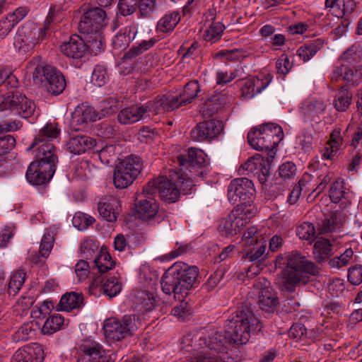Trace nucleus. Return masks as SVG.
Here are the masks:
<instances>
[{"label": "nucleus", "mask_w": 362, "mask_h": 362, "mask_svg": "<svg viewBox=\"0 0 362 362\" xmlns=\"http://www.w3.org/2000/svg\"><path fill=\"white\" fill-rule=\"evenodd\" d=\"M64 322V317L60 314L49 316L44 323L42 332L44 334H52L59 330Z\"/></svg>", "instance_id": "50"}, {"label": "nucleus", "mask_w": 362, "mask_h": 362, "mask_svg": "<svg viewBox=\"0 0 362 362\" xmlns=\"http://www.w3.org/2000/svg\"><path fill=\"white\" fill-rule=\"evenodd\" d=\"M49 36L44 26L40 27L34 22L28 21L18 28L13 45L20 53L25 54Z\"/></svg>", "instance_id": "4"}, {"label": "nucleus", "mask_w": 362, "mask_h": 362, "mask_svg": "<svg viewBox=\"0 0 362 362\" xmlns=\"http://www.w3.org/2000/svg\"><path fill=\"white\" fill-rule=\"evenodd\" d=\"M119 207V201L114 197H104L98 204L99 214L108 222L116 221Z\"/></svg>", "instance_id": "29"}, {"label": "nucleus", "mask_w": 362, "mask_h": 362, "mask_svg": "<svg viewBox=\"0 0 362 362\" xmlns=\"http://www.w3.org/2000/svg\"><path fill=\"white\" fill-rule=\"evenodd\" d=\"M332 245L329 240L321 238L317 240L313 246V253L317 262H325L332 255Z\"/></svg>", "instance_id": "44"}, {"label": "nucleus", "mask_w": 362, "mask_h": 362, "mask_svg": "<svg viewBox=\"0 0 362 362\" xmlns=\"http://www.w3.org/2000/svg\"><path fill=\"white\" fill-rule=\"evenodd\" d=\"M255 135V131L249 132L247 134V141L252 148L257 151H265L266 156L264 157H269V160L272 158V139L271 134H269V139L264 135L262 138H257Z\"/></svg>", "instance_id": "37"}, {"label": "nucleus", "mask_w": 362, "mask_h": 362, "mask_svg": "<svg viewBox=\"0 0 362 362\" xmlns=\"http://www.w3.org/2000/svg\"><path fill=\"white\" fill-rule=\"evenodd\" d=\"M198 274L197 267L175 263L163 275L160 282L163 291L168 295L173 293L175 298L180 301V305L173 308V315L184 320L190 314L191 307L185 299L197 286Z\"/></svg>", "instance_id": "2"}, {"label": "nucleus", "mask_w": 362, "mask_h": 362, "mask_svg": "<svg viewBox=\"0 0 362 362\" xmlns=\"http://www.w3.org/2000/svg\"><path fill=\"white\" fill-rule=\"evenodd\" d=\"M69 7V4L66 1L50 6L43 25L49 35L51 31L54 30L56 27L65 19L66 11Z\"/></svg>", "instance_id": "24"}, {"label": "nucleus", "mask_w": 362, "mask_h": 362, "mask_svg": "<svg viewBox=\"0 0 362 362\" xmlns=\"http://www.w3.org/2000/svg\"><path fill=\"white\" fill-rule=\"evenodd\" d=\"M55 171L47 165L32 162L28 168L25 175L27 180L32 185H41L49 181Z\"/></svg>", "instance_id": "20"}, {"label": "nucleus", "mask_w": 362, "mask_h": 362, "mask_svg": "<svg viewBox=\"0 0 362 362\" xmlns=\"http://www.w3.org/2000/svg\"><path fill=\"white\" fill-rule=\"evenodd\" d=\"M296 235L300 239L308 240L311 243L316 238L314 225L310 222H304L296 228Z\"/></svg>", "instance_id": "53"}, {"label": "nucleus", "mask_w": 362, "mask_h": 362, "mask_svg": "<svg viewBox=\"0 0 362 362\" xmlns=\"http://www.w3.org/2000/svg\"><path fill=\"white\" fill-rule=\"evenodd\" d=\"M106 24V13L101 8L95 7L83 14L78 23V30L83 34H93L100 32Z\"/></svg>", "instance_id": "12"}, {"label": "nucleus", "mask_w": 362, "mask_h": 362, "mask_svg": "<svg viewBox=\"0 0 362 362\" xmlns=\"http://www.w3.org/2000/svg\"><path fill=\"white\" fill-rule=\"evenodd\" d=\"M151 185H145L142 192L136 199V214L139 218L147 221L156 216L158 212V204L151 192Z\"/></svg>", "instance_id": "9"}, {"label": "nucleus", "mask_w": 362, "mask_h": 362, "mask_svg": "<svg viewBox=\"0 0 362 362\" xmlns=\"http://www.w3.org/2000/svg\"><path fill=\"white\" fill-rule=\"evenodd\" d=\"M100 118V116L95 111L93 107L82 104L78 105L73 112L71 126L74 130L77 131L79 130L80 128H76L75 126L94 122Z\"/></svg>", "instance_id": "26"}, {"label": "nucleus", "mask_w": 362, "mask_h": 362, "mask_svg": "<svg viewBox=\"0 0 362 362\" xmlns=\"http://www.w3.org/2000/svg\"><path fill=\"white\" fill-rule=\"evenodd\" d=\"M61 133V130L57 123H47L44 126L35 136L33 142L28 148V151L34 148L37 144H45L57 139Z\"/></svg>", "instance_id": "31"}, {"label": "nucleus", "mask_w": 362, "mask_h": 362, "mask_svg": "<svg viewBox=\"0 0 362 362\" xmlns=\"http://www.w3.org/2000/svg\"><path fill=\"white\" fill-rule=\"evenodd\" d=\"M362 59V47L359 44H354L341 54L339 59L340 64L357 65Z\"/></svg>", "instance_id": "43"}, {"label": "nucleus", "mask_w": 362, "mask_h": 362, "mask_svg": "<svg viewBox=\"0 0 362 362\" xmlns=\"http://www.w3.org/2000/svg\"><path fill=\"white\" fill-rule=\"evenodd\" d=\"M32 150L35 152V160L33 162L47 165L56 170L58 155L57 148L52 143L37 144Z\"/></svg>", "instance_id": "19"}, {"label": "nucleus", "mask_w": 362, "mask_h": 362, "mask_svg": "<svg viewBox=\"0 0 362 362\" xmlns=\"http://www.w3.org/2000/svg\"><path fill=\"white\" fill-rule=\"evenodd\" d=\"M224 29L225 27L221 23H212L205 31L204 38L206 41L214 43L221 38Z\"/></svg>", "instance_id": "54"}, {"label": "nucleus", "mask_w": 362, "mask_h": 362, "mask_svg": "<svg viewBox=\"0 0 362 362\" xmlns=\"http://www.w3.org/2000/svg\"><path fill=\"white\" fill-rule=\"evenodd\" d=\"M261 322L254 315L251 304L245 302L237 308L227 319L224 332L201 327L185 335L181 341L182 351H199L204 349L222 362H233L231 356L235 344H245L250 332L260 331Z\"/></svg>", "instance_id": "1"}, {"label": "nucleus", "mask_w": 362, "mask_h": 362, "mask_svg": "<svg viewBox=\"0 0 362 362\" xmlns=\"http://www.w3.org/2000/svg\"><path fill=\"white\" fill-rule=\"evenodd\" d=\"M95 141L83 135H77L70 138L66 146L67 149L74 154H81L95 146Z\"/></svg>", "instance_id": "32"}, {"label": "nucleus", "mask_w": 362, "mask_h": 362, "mask_svg": "<svg viewBox=\"0 0 362 362\" xmlns=\"http://www.w3.org/2000/svg\"><path fill=\"white\" fill-rule=\"evenodd\" d=\"M144 106L148 108V112L152 111L155 113H159L161 111L171 112L179 108L177 98H174L172 94L158 96L154 100L149 101Z\"/></svg>", "instance_id": "28"}, {"label": "nucleus", "mask_w": 362, "mask_h": 362, "mask_svg": "<svg viewBox=\"0 0 362 362\" xmlns=\"http://www.w3.org/2000/svg\"><path fill=\"white\" fill-rule=\"evenodd\" d=\"M345 221L344 214L341 211H331L325 215L322 223V229L325 232H330L340 228Z\"/></svg>", "instance_id": "40"}, {"label": "nucleus", "mask_w": 362, "mask_h": 362, "mask_svg": "<svg viewBox=\"0 0 362 362\" xmlns=\"http://www.w3.org/2000/svg\"><path fill=\"white\" fill-rule=\"evenodd\" d=\"M232 212L240 222V224L245 227L256 215L257 209L252 203L247 202L238 204Z\"/></svg>", "instance_id": "36"}, {"label": "nucleus", "mask_w": 362, "mask_h": 362, "mask_svg": "<svg viewBox=\"0 0 362 362\" xmlns=\"http://www.w3.org/2000/svg\"><path fill=\"white\" fill-rule=\"evenodd\" d=\"M354 251L351 247L346 248L339 255H336L328 261V264L332 269H340L349 265L352 261Z\"/></svg>", "instance_id": "48"}, {"label": "nucleus", "mask_w": 362, "mask_h": 362, "mask_svg": "<svg viewBox=\"0 0 362 362\" xmlns=\"http://www.w3.org/2000/svg\"><path fill=\"white\" fill-rule=\"evenodd\" d=\"M272 81L269 74L250 77L243 81L241 88L242 95L247 99L252 98L261 93Z\"/></svg>", "instance_id": "21"}, {"label": "nucleus", "mask_w": 362, "mask_h": 362, "mask_svg": "<svg viewBox=\"0 0 362 362\" xmlns=\"http://www.w3.org/2000/svg\"><path fill=\"white\" fill-rule=\"evenodd\" d=\"M105 276L102 274L94 276L88 286L89 293L95 296H100L101 294H103V284L105 282Z\"/></svg>", "instance_id": "59"}, {"label": "nucleus", "mask_w": 362, "mask_h": 362, "mask_svg": "<svg viewBox=\"0 0 362 362\" xmlns=\"http://www.w3.org/2000/svg\"><path fill=\"white\" fill-rule=\"evenodd\" d=\"M81 252L86 259H94L98 251V247L92 240H86L81 243Z\"/></svg>", "instance_id": "60"}, {"label": "nucleus", "mask_w": 362, "mask_h": 362, "mask_svg": "<svg viewBox=\"0 0 362 362\" xmlns=\"http://www.w3.org/2000/svg\"><path fill=\"white\" fill-rule=\"evenodd\" d=\"M271 165L272 160H269V157L257 154L240 166L238 173L241 175L253 173L259 166V170L256 172V174H257L259 182L265 184L270 180Z\"/></svg>", "instance_id": "11"}, {"label": "nucleus", "mask_w": 362, "mask_h": 362, "mask_svg": "<svg viewBox=\"0 0 362 362\" xmlns=\"http://www.w3.org/2000/svg\"><path fill=\"white\" fill-rule=\"evenodd\" d=\"M206 155L203 151L196 148H190L188 149L187 153H182L177 156V160L179 165L182 168L189 169L192 175H201L202 172L197 173L198 169H200L206 165Z\"/></svg>", "instance_id": "17"}, {"label": "nucleus", "mask_w": 362, "mask_h": 362, "mask_svg": "<svg viewBox=\"0 0 362 362\" xmlns=\"http://www.w3.org/2000/svg\"><path fill=\"white\" fill-rule=\"evenodd\" d=\"M199 91V81L197 80L190 81L185 84L183 91L179 95H174V98H177V103L180 107L192 103L198 95Z\"/></svg>", "instance_id": "33"}, {"label": "nucleus", "mask_w": 362, "mask_h": 362, "mask_svg": "<svg viewBox=\"0 0 362 362\" xmlns=\"http://www.w3.org/2000/svg\"><path fill=\"white\" fill-rule=\"evenodd\" d=\"M223 123L221 120H205L199 122L191 131V137L192 140L197 141L211 140L223 134Z\"/></svg>", "instance_id": "16"}, {"label": "nucleus", "mask_w": 362, "mask_h": 362, "mask_svg": "<svg viewBox=\"0 0 362 362\" xmlns=\"http://www.w3.org/2000/svg\"><path fill=\"white\" fill-rule=\"evenodd\" d=\"M103 294L107 295L110 298L116 296L122 290L121 284L115 276L107 279L105 282L103 284Z\"/></svg>", "instance_id": "57"}, {"label": "nucleus", "mask_w": 362, "mask_h": 362, "mask_svg": "<svg viewBox=\"0 0 362 362\" xmlns=\"http://www.w3.org/2000/svg\"><path fill=\"white\" fill-rule=\"evenodd\" d=\"M155 43L156 40L153 38L148 40H143L138 46L132 47L129 51L124 54V57L127 59L135 57L153 47Z\"/></svg>", "instance_id": "58"}, {"label": "nucleus", "mask_w": 362, "mask_h": 362, "mask_svg": "<svg viewBox=\"0 0 362 362\" xmlns=\"http://www.w3.org/2000/svg\"><path fill=\"white\" fill-rule=\"evenodd\" d=\"M353 93L346 86H341L333 100L334 107L338 112H345L351 104Z\"/></svg>", "instance_id": "38"}, {"label": "nucleus", "mask_w": 362, "mask_h": 362, "mask_svg": "<svg viewBox=\"0 0 362 362\" xmlns=\"http://www.w3.org/2000/svg\"><path fill=\"white\" fill-rule=\"evenodd\" d=\"M139 24L132 21L129 25L121 29L112 38V47L116 49H126L131 41L134 40L138 33Z\"/></svg>", "instance_id": "27"}, {"label": "nucleus", "mask_w": 362, "mask_h": 362, "mask_svg": "<svg viewBox=\"0 0 362 362\" xmlns=\"http://www.w3.org/2000/svg\"><path fill=\"white\" fill-rule=\"evenodd\" d=\"M26 274L23 270L13 272L8 284L7 292L10 296H16L21 288L25 279Z\"/></svg>", "instance_id": "49"}, {"label": "nucleus", "mask_w": 362, "mask_h": 362, "mask_svg": "<svg viewBox=\"0 0 362 362\" xmlns=\"http://www.w3.org/2000/svg\"><path fill=\"white\" fill-rule=\"evenodd\" d=\"M348 281L354 286L362 283V265L355 264L348 269Z\"/></svg>", "instance_id": "64"}, {"label": "nucleus", "mask_w": 362, "mask_h": 362, "mask_svg": "<svg viewBox=\"0 0 362 362\" xmlns=\"http://www.w3.org/2000/svg\"><path fill=\"white\" fill-rule=\"evenodd\" d=\"M88 50L87 44L78 35H71L69 40L64 41L60 46L61 52L69 58L80 59Z\"/></svg>", "instance_id": "22"}, {"label": "nucleus", "mask_w": 362, "mask_h": 362, "mask_svg": "<svg viewBox=\"0 0 362 362\" xmlns=\"http://www.w3.org/2000/svg\"><path fill=\"white\" fill-rule=\"evenodd\" d=\"M86 44L88 50L89 49L92 54H96L104 49L105 42L101 35L100 31L93 33V34H87Z\"/></svg>", "instance_id": "52"}, {"label": "nucleus", "mask_w": 362, "mask_h": 362, "mask_svg": "<svg viewBox=\"0 0 362 362\" xmlns=\"http://www.w3.org/2000/svg\"><path fill=\"white\" fill-rule=\"evenodd\" d=\"M362 80V66L339 64L336 66L331 75L332 83L346 81L348 86H356Z\"/></svg>", "instance_id": "15"}, {"label": "nucleus", "mask_w": 362, "mask_h": 362, "mask_svg": "<svg viewBox=\"0 0 362 362\" xmlns=\"http://www.w3.org/2000/svg\"><path fill=\"white\" fill-rule=\"evenodd\" d=\"M35 329L33 322L22 325L15 333V337L18 340L26 341L35 335Z\"/></svg>", "instance_id": "62"}, {"label": "nucleus", "mask_w": 362, "mask_h": 362, "mask_svg": "<svg viewBox=\"0 0 362 362\" xmlns=\"http://www.w3.org/2000/svg\"><path fill=\"white\" fill-rule=\"evenodd\" d=\"M259 308L268 314L272 311V291L267 288H262L259 293L258 297Z\"/></svg>", "instance_id": "56"}, {"label": "nucleus", "mask_w": 362, "mask_h": 362, "mask_svg": "<svg viewBox=\"0 0 362 362\" xmlns=\"http://www.w3.org/2000/svg\"><path fill=\"white\" fill-rule=\"evenodd\" d=\"M180 21L179 12L173 11L163 16L158 22L156 30L159 33H166L171 32Z\"/></svg>", "instance_id": "41"}, {"label": "nucleus", "mask_w": 362, "mask_h": 362, "mask_svg": "<svg viewBox=\"0 0 362 362\" xmlns=\"http://www.w3.org/2000/svg\"><path fill=\"white\" fill-rule=\"evenodd\" d=\"M107 76L105 69L100 65L96 66L92 73L91 82L93 85L101 87L107 81Z\"/></svg>", "instance_id": "63"}, {"label": "nucleus", "mask_w": 362, "mask_h": 362, "mask_svg": "<svg viewBox=\"0 0 362 362\" xmlns=\"http://www.w3.org/2000/svg\"><path fill=\"white\" fill-rule=\"evenodd\" d=\"M346 189L344 187V181L341 178L336 180L332 185L329 189V197L334 203H339L346 204L347 202L350 203L349 198L346 196Z\"/></svg>", "instance_id": "45"}, {"label": "nucleus", "mask_w": 362, "mask_h": 362, "mask_svg": "<svg viewBox=\"0 0 362 362\" xmlns=\"http://www.w3.org/2000/svg\"><path fill=\"white\" fill-rule=\"evenodd\" d=\"M156 298L152 293L140 291L136 296V308L140 312L151 311L156 305Z\"/></svg>", "instance_id": "46"}, {"label": "nucleus", "mask_w": 362, "mask_h": 362, "mask_svg": "<svg viewBox=\"0 0 362 362\" xmlns=\"http://www.w3.org/2000/svg\"><path fill=\"white\" fill-rule=\"evenodd\" d=\"M83 296L80 293L70 292L64 294L59 303L61 310L70 312L74 309L80 308L83 305Z\"/></svg>", "instance_id": "34"}, {"label": "nucleus", "mask_w": 362, "mask_h": 362, "mask_svg": "<svg viewBox=\"0 0 362 362\" xmlns=\"http://www.w3.org/2000/svg\"><path fill=\"white\" fill-rule=\"evenodd\" d=\"M324 46V40L320 38L308 41L297 50V55L304 62L310 60Z\"/></svg>", "instance_id": "35"}, {"label": "nucleus", "mask_w": 362, "mask_h": 362, "mask_svg": "<svg viewBox=\"0 0 362 362\" xmlns=\"http://www.w3.org/2000/svg\"><path fill=\"white\" fill-rule=\"evenodd\" d=\"M45 354L42 346L33 344L18 349L13 355L11 362H42Z\"/></svg>", "instance_id": "23"}, {"label": "nucleus", "mask_w": 362, "mask_h": 362, "mask_svg": "<svg viewBox=\"0 0 362 362\" xmlns=\"http://www.w3.org/2000/svg\"><path fill=\"white\" fill-rule=\"evenodd\" d=\"M117 146L114 144L106 145L98 152V157L101 163L110 165L117 158Z\"/></svg>", "instance_id": "55"}, {"label": "nucleus", "mask_w": 362, "mask_h": 362, "mask_svg": "<svg viewBox=\"0 0 362 362\" xmlns=\"http://www.w3.org/2000/svg\"><path fill=\"white\" fill-rule=\"evenodd\" d=\"M138 4L141 17L150 18L152 16L156 8V0H140Z\"/></svg>", "instance_id": "61"}, {"label": "nucleus", "mask_w": 362, "mask_h": 362, "mask_svg": "<svg viewBox=\"0 0 362 362\" xmlns=\"http://www.w3.org/2000/svg\"><path fill=\"white\" fill-rule=\"evenodd\" d=\"M120 100L117 97H110L100 103L99 116H108L115 112L119 107Z\"/></svg>", "instance_id": "51"}, {"label": "nucleus", "mask_w": 362, "mask_h": 362, "mask_svg": "<svg viewBox=\"0 0 362 362\" xmlns=\"http://www.w3.org/2000/svg\"><path fill=\"white\" fill-rule=\"evenodd\" d=\"M231 96L224 93H216L206 99L200 107V112L204 117H210L224 107Z\"/></svg>", "instance_id": "25"}, {"label": "nucleus", "mask_w": 362, "mask_h": 362, "mask_svg": "<svg viewBox=\"0 0 362 362\" xmlns=\"http://www.w3.org/2000/svg\"><path fill=\"white\" fill-rule=\"evenodd\" d=\"M105 349L99 342L86 339L78 345L77 361L95 362L105 358Z\"/></svg>", "instance_id": "18"}, {"label": "nucleus", "mask_w": 362, "mask_h": 362, "mask_svg": "<svg viewBox=\"0 0 362 362\" xmlns=\"http://www.w3.org/2000/svg\"><path fill=\"white\" fill-rule=\"evenodd\" d=\"M284 265L281 271V286L290 293L294 292L297 286L308 284L310 276L320 274V268L298 251H293L286 258L282 255L276 257L275 267Z\"/></svg>", "instance_id": "3"}, {"label": "nucleus", "mask_w": 362, "mask_h": 362, "mask_svg": "<svg viewBox=\"0 0 362 362\" xmlns=\"http://www.w3.org/2000/svg\"><path fill=\"white\" fill-rule=\"evenodd\" d=\"M255 194L252 180L246 177L237 178L231 181L228 188V197L230 203L250 199Z\"/></svg>", "instance_id": "14"}, {"label": "nucleus", "mask_w": 362, "mask_h": 362, "mask_svg": "<svg viewBox=\"0 0 362 362\" xmlns=\"http://www.w3.org/2000/svg\"><path fill=\"white\" fill-rule=\"evenodd\" d=\"M257 228L256 226H250L244 233L241 244L243 247L252 246V248L243 251V259L254 262L260 258L266 250V242L264 239L257 236Z\"/></svg>", "instance_id": "10"}, {"label": "nucleus", "mask_w": 362, "mask_h": 362, "mask_svg": "<svg viewBox=\"0 0 362 362\" xmlns=\"http://www.w3.org/2000/svg\"><path fill=\"white\" fill-rule=\"evenodd\" d=\"M148 112L144 105H132L124 108L117 115L118 122L122 124H129L142 119Z\"/></svg>", "instance_id": "30"}, {"label": "nucleus", "mask_w": 362, "mask_h": 362, "mask_svg": "<svg viewBox=\"0 0 362 362\" xmlns=\"http://www.w3.org/2000/svg\"><path fill=\"white\" fill-rule=\"evenodd\" d=\"M35 109V103L21 93L11 92L7 95H0V112L10 110L23 118H28Z\"/></svg>", "instance_id": "8"}, {"label": "nucleus", "mask_w": 362, "mask_h": 362, "mask_svg": "<svg viewBox=\"0 0 362 362\" xmlns=\"http://www.w3.org/2000/svg\"><path fill=\"white\" fill-rule=\"evenodd\" d=\"M93 266L98 269L100 274L105 273L111 270L115 267V262L112 259L110 255L105 249L101 248L99 252L97 253L93 259Z\"/></svg>", "instance_id": "39"}, {"label": "nucleus", "mask_w": 362, "mask_h": 362, "mask_svg": "<svg viewBox=\"0 0 362 362\" xmlns=\"http://www.w3.org/2000/svg\"><path fill=\"white\" fill-rule=\"evenodd\" d=\"M141 322L134 315H124L121 320L115 317L105 320L103 329L105 337L110 340L120 341L136 331Z\"/></svg>", "instance_id": "6"}, {"label": "nucleus", "mask_w": 362, "mask_h": 362, "mask_svg": "<svg viewBox=\"0 0 362 362\" xmlns=\"http://www.w3.org/2000/svg\"><path fill=\"white\" fill-rule=\"evenodd\" d=\"M33 79L35 83H46L47 91L55 95L62 93L66 86L64 76L50 65H37L33 72Z\"/></svg>", "instance_id": "7"}, {"label": "nucleus", "mask_w": 362, "mask_h": 362, "mask_svg": "<svg viewBox=\"0 0 362 362\" xmlns=\"http://www.w3.org/2000/svg\"><path fill=\"white\" fill-rule=\"evenodd\" d=\"M237 217L231 211L226 218H223L220 224L219 228L221 232L225 233L226 235H235L238 234L244 227L240 224Z\"/></svg>", "instance_id": "42"}, {"label": "nucleus", "mask_w": 362, "mask_h": 362, "mask_svg": "<svg viewBox=\"0 0 362 362\" xmlns=\"http://www.w3.org/2000/svg\"><path fill=\"white\" fill-rule=\"evenodd\" d=\"M146 185H151L154 197L159 194L160 198L168 203L177 202L180 197V189L175 183L172 182L165 176H160L149 181Z\"/></svg>", "instance_id": "13"}, {"label": "nucleus", "mask_w": 362, "mask_h": 362, "mask_svg": "<svg viewBox=\"0 0 362 362\" xmlns=\"http://www.w3.org/2000/svg\"><path fill=\"white\" fill-rule=\"evenodd\" d=\"M57 232L54 229H47L45 231L41 240L39 252L41 257H48L54 245Z\"/></svg>", "instance_id": "47"}, {"label": "nucleus", "mask_w": 362, "mask_h": 362, "mask_svg": "<svg viewBox=\"0 0 362 362\" xmlns=\"http://www.w3.org/2000/svg\"><path fill=\"white\" fill-rule=\"evenodd\" d=\"M143 169L141 159L135 155L124 158L114 170L113 184L117 189H125L137 178Z\"/></svg>", "instance_id": "5"}]
</instances>
